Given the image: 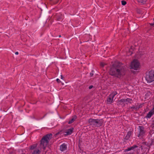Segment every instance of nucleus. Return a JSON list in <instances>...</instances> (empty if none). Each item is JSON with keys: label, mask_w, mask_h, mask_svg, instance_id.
Returning <instances> with one entry per match:
<instances>
[{"label": "nucleus", "mask_w": 154, "mask_h": 154, "mask_svg": "<svg viewBox=\"0 0 154 154\" xmlns=\"http://www.w3.org/2000/svg\"><path fill=\"white\" fill-rule=\"evenodd\" d=\"M126 70V68L120 63H115L110 66L109 73L110 75L120 78L122 76L125 75L124 72Z\"/></svg>", "instance_id": "f257e3e1"}, {"label": "nucleus", "mask_w": 154, "mask_h": 154, "mask_svg": "<svg viewBox=\"0 0 154 154\" xmlns=\"http://www.w3.org/2000/svg\"><path fill=\"white\" fill-rule=\"evenodd\" d=\"M52 136V134L51 133L47 134L43 137L41 140L40 146L41 147L43 148V150L45 149L46 145L48 144L49 140L51 138V137Z\"/></svg>", "instance_id": "f03ea898"}, {"label": "nucleus", "mask_w": 154, "mask_h": 154, "mask_svg": "<svg viewBox=\"0 0 154 154\" xmlns=\"http://www.w3.org/2000/svg\"><path fill=\"white\" fill-rule=\"evenodd\" d=\"M146 80L148 83L154 82V71L151 70L146 73Z\"/></svg>", "instance_id": "7ed1b4c3"}, {"label": "nucleus", "mask_w": 154, "mask_h": 154, "mask_svg": "<svg viewBox=\"0 0 154 154\" xmlns=\"http://www.w3.org/2000/svg\"><path fill=\"white\" fill-rule=\"evenodd\" d=\"M140 64L138 60L134 59L131 62L130 65L131 69L137 70L140 68Z\"/></svg>", "instance_id": "20e7f679"}, {"label": "nucleus", "mask_w": 154, "mask_h": 154, "mask_svg": "<svg viewBox=\"0 0 154 154\" xmlns=\"http://www.w3.org/2000/svg\"><path fill=\"white\" fill-rule=\"evenodd\" d=\"M142 145L140 146L141 149H144L145 152H148L150 148V146L152 145L151 143H148L146 142H143L142 143Z\"/></svg>", "instance_id": "39448f33"}, {"label": "nucleus", "mask_w": 154, "mask_h": 154, "mask_svg": "<svg viewBox=\"0 0 154 154\" xmlns=\"http://www.w3.org/2000/svg\"><path fill=\"white\" fill-rule=\"evenodd\" d=\"M139 133L138 134V137L140 138H141L144 135L145 133V128L143 126H139Z\"/></svg>", "instance_id": "423d86ee"}, {"label": "nucleus", "mask_w": 154, "mask_h": 154, "mask_svg": "<svg viewBox=\"0 0 154 154\" xmlns=\"http://www.w3.org/2000/svg\"><path fill=\"white\" fill-rule=\"evenodd\" d=\"M63 15L60 13H57L54 16V18L55 20L57 21H60L62 19Z\"/></svg>", "instance_id": "0eeeda50"}, {"label": "nucleus", "mask_w": 154, "mask_h": 154, "mask_svg": "<svg viewBox=\"0 0 154 154\" xmlns=\"http://www.w3.org/2000/svg\"><path fill=\"white\" fill-rule=\"evenodd\" d=\"M97 119H94L90 118L88 121V123L91 125H94L96 127Z\"/></svg>", "instance_id": "6e6552de"}, {"label": "nucleus", "mask_w": 154, "mask_h": 154, "mask_svg": "<svg viewBox=\"0 0 154 154\" xmlns=\"http://www.w3.org/2000/svg\"><path fill=\"white\" fill-rule=\"evenodd\" d=\"M96 127H97L102 126L103 123V119H97Z\"/></svg>", "instance_id": "1a4fd4ad"}, {"label": "nucleus", "mask_w": 154, "mask_h": 154, "mask_svg": "<svg viewBox=\"0 0 154 154\" xmlns=\"http://www.w3.org/2000/svg\"><path fill=\"white\" fill-rule=\"evenodd\" d=\"M60 150L63 152L64 151L67 149V145L65 143H63L60 146Z\"/></svg>", "instance_id": "9d476101"}, {"label": "nucleus", "mask_w": 154, "mask_h": 154, "mask_svg": "<svg viewBox=\"0 0 154 154\" xmlns=\"http://www.w3.org/2000/svg\"><path fill=\"white\" fill-rule=\"evenodd\" d=\"M74 128H69L67 130V131L65 132L66 133V134H65V135L67 136L71 134L73 131Z\"/></svg>", "instance_id": "9b49d317"}, {"label": "nucleus", "mask_w": 154, "mask_h": 154, "mask_svg": "<svg viewBox=\"0 0 154 154\" xmlns=\"http://www.w3.org/2000/svg\"><path fill=\"white\" fill-rule=\"evenodd\" d=\"M132 131H128L124 139L125 140H128L129 139L132 134Z\"/></svg>", "instance_id": "f8f14e48"}, {"label": "nucleus", "mask_w": 154, "mask_h": 154, "mask_svg": "<svg viewBox=\"0 0 154 154\" xmlns=\"http://www.w3.org/2000/svg\"><path fill=\"white\" fill-rule=\"evenodd\" d=\"M77 118V116L76 115H74L72 117V119L70 120L68 122L69 124H70L73 123Z\"/></svg>", "instance_id": "ddd939ff"}, {"label": "nucleus", "mask_w": 154, "mask_h": 154, "mask_svg": "<svg viewBox=\"0 0 154 154\" xmlns=\"http://www.w3.org/2000/svg\"><path fill=\"white\" fill-rule=\"evenodd\" d=\"M113 98H112V96H110L109 95L107 100V103L109 104H111L112 103V102Z\"/></svg>", "instance_id": "4468645a"}, {"label": "nucleus", "mask_w": 154, "mask_h": 154, "mask_svg": "<svg viewBox=\"0 0 154 154\" xmlns=\"http://www.w3.org/2000/svg\"><path fill=\"white\" fill-rule=\"evenodd\" d=\"M118 102L119 103V104L122 105L123 104V106H125V103L126 102L125 99H121L118 100Z\"/></svg>", "instance_id": "2eb2a0df"}, {"label": "nucleus", "mask_w": 154, "mask_h": 154, "mask_svg": "<svg viewBox=\"0 0 154 154\" xmlns=\"http://www.w3.org/2000/svg\"><path fill=\"white\" fill-rule=\"evenodd\" d=\"M138 28V25L137 23H134L133 26L131 27L132 30L134 31L135 30Z\"/></svg>", "instance_id": "dca6fc26"}, {"label": "nucleus", "mask_w": 154, "mask_h": 154, "mask_svg": "<svg viewBox=\"0 0 154 154\" xmlns=\"http://www.w3.org/2000/svg\"><path fill=\"white\" fill-rule=\"evenodd\" d=\"M37 146V144H32L30 146L29 149H30L31 150L34 149Z\"/></svg>", "instance_id": "f3484780"}, {"label": "nucleus", "mask_w": 154, "mask_h": 154, "mask_svg": "<svg viewBox=\"0 0 154 154\" xmlns=\"http://www.w3.org/2000/svg\"><path fill=\"white\" fill-rule=\"evenodd\" d=\"M92 29V27H87L84 29V31L85 33H88L89 32V31H88L89 29H90L91 30V29Z\"/></svg>", "instance_id": "a211bd4d"}, {"label": "nucleus", "mask_w": 154, "mask_h": 154, "mask_svg": "<svg viewBox=\"0 0 154 154\" xmlns=\"http://www.w3.org/2000/svg\"><path fill=\"white\" fill-rule=\"evenodd\" d=\"M134 48L132 46H131L130 49H129L128 52L129 53V55H131L133 54L134 51Z\"/></svg>", "instance_id": "6ab92c4d"}, {"label": "nucleus", "mask_w": 154, "mask_h": 154, "mask_svg": "<svg viewBox=\"0 0 154 154\" xmlns=\"http://www.w3.org/2000/svg\"><path fill=\"white\" fill-rule=\"evenodd\" d=\"M126 102H128V103H132V102L133 100L132 99L130 98H127V99H125Z\"/></svg>", "instance_id": "aec40b11"}, {"label": "nucleus", "mask_w": 154, "mask_h": 154, "mask_svg": "<svg viewBox=\"0 0 154 154\" xmlns=\"http://www.w3.org/2000/svg\"><path fill=\"white\" fill-rule=\"evenodd\" d=\"M139 3H141L142 4H144L146 3L147 0H137Z\"/></svg>", "instance_id": "412c9836"}, {"label": "nucleus", "mask_w": 154, "mask_h": 154, "mask_svg": "<svg viewBox=\"0 0 154 154\" xmlns=\"http://www.w3.org/2000/svg\"><path fill=\"white\" fill-rule=\"evenodd\" d=\"M40 151L39 149L37 150H35L32 152V154H40Z\"/></svg>", "instance_id": "4be33fe9"}, {"label": "nucleus", "mask_w": 154, "mask_h": 154, "mask_svg": "<svg viewBox=\"0 0 154 154\" xmlns=\"http://www.w3.org/2000/svg\"><path fill=\"white\" fill-rule=\"evenodd\" d=\"M129 110H130V111H133L134 109L135 110V106L133 105L132 106H130L128 108Z\"/></svg>", "instance_id": "5701e85b"}, {"label": "nucleus", "mask_w": 154, "mask_h": 154, "mask_svg": "<svg viewBox=\"0 0 154 154\" xmlns=\"http://www.w3.org/2000/svg\"><path fill=\"white\" fill-rule=\"evenodd\" d=\"M117 94L116 91H115L110 94V96H112V98H113Z\"/></svg>", "instance_id": "b1692460"}, {"label": "nucleus", "mask_w": 154, "mask_h": 154, "mask_svg": "<svg viewBox=\"0 0 154 154\" xmlns=\"http://www.w3.org/2000/svg\"><path fill=\"white\" fill-rule=\"evenodd\" d=\"M138 147V146L137 145H134L133 146L130 147L131 150H134L135 148Z\"/></svg>", "instance_id": "393cba45"}, {"label": "nucleus", "mask_w": 154, "mask_h": 154, "mask_svg": "<svg viewBox=\"0 0 154 154\" xmlns=\"http://www.w3.org/2000/svg\"><path fill=\"white\" fill-rule=\"evenodd\" d=\"M62 132H63V130L60 131H59V132H57L55 134V136L58 135L59 134H61L63 133Z\"/></svg>", "instance_id": "a878e982"}, {"label": "nucleus", "mask_w": 154, "mask_h": 154, "mask_svg": "<svg viewBox=\"0 0 154 154\" xmlns=\"http://www.w3.org/2000/svg\"><path fill=\"white\" fill-rule=\"evenodd\" d=\"M126 2L122 0V4L123 5H125L126 4Z\"/></svg>", "instance_id": "bb28decb"}, {"label": "nucleus", "mask_w": 154, "mask_h": 154, "mask_svg": "<svg viewBox=\"0 0 154 154\" xmlns=\"http://www.w3.org/2000/svg\"><path fill=\"white\" fill-rule=\"evenodd\" d=\"M131 150V148L130 147H129V148H128L127 149H125L124 150V152H127V151H130Z\"/></svg>", "instance_id": "cd10ccee"}, {"label": "nucleus", "mask_w": 154, "mask_h": 154, "mask_svg": "<svg viewBox=\"0 0 154 154\" xmlns=\"http://www.w3.org/2000/svg\"><path fill=\"white\" fill-rule=\"evenodd\" d=\"M60 0H57L56 1H55L52 2L53 4H56L58 3Z\"/></svg>", "instance_id": "c85d7f7f"}, {"label": "nucleus", "mask_w": 154, "mask_h": 154, "mask_svg": "<svg viewBox=\"0 0 154 154\" xmlns=\"http://www.w3.org/2000/svg\"><path fill=\"white\" fill-rule=\"evenodd\" d=\"M143 104H140L138 106V109H139L142 107L143 105Z\"/></svg>", "instance_id": "c756f323"}, {"label": "nucleus", "mask_w": 154, "mask_h": 154, "mask_svg": "<svg viewBox=\"0 0 154 154\" xmlns=\"http://www.w3.org/2000/svg\"><path fill=\"white\" fill-rule=\"evenodd\" d=\"M135 110L136 111L138 110H139L138 109V106H137V105L135 106Z\"/></svg>", "instance_id": "7c9ffc66"}, {"label": "nucleus", "mask_w": 154, "mask_h": 154, "mask_svg": "<svg viewBox=\"0 0 154 154\" xmlns=\"http://www.w3.org/2000/svg\"><path fill=\"white\" fill-rule=\"evenodd\" d=\"M56 81L58 83H60L61 82L58 79H57Z\"/></svg>", "instance_id": "2f4dec72"}, {"label": "nucleus", "mask_w": 154, "mask_h": 154, "mask_svg": "<svg viewBox=\"0 0 154 154\" xmlns=\"http://www.w3.org/2000/svg\"><path fill=\"white\" fill-rule=\"evenodd\" d=\"M151 143L152 145H154V139L152 140V141Z\"/></svg>", "instance_id": "473e14b6"}, {"label": "nucleus", "mask_w": 154, "mask_h": 154, "mask_svg": "<svg viewBox=\"0 0 154 154\" xmlns=\"http://www.w3.org/2000/svg\"><path fill=\"white\" fill-rule=\"evenodd\" d=\"M93 87V86L92 85H90L89 86L88 88L89 89H91Z\"/></svg>", "instance_id": "72a5a7b5"}, {"label": "nucleus", "mask_w": 154, "mask_h": 154, "mask_svg": "<svg viewBox=\"0 0 154 154\" xmlns=\"http://www.w3.org/2000/svg\"><path fill=\"white\" fill-rule=\"evenodd\" d=\"M151 126L152 127H154V122H152V123Z\"/></svg>", "instance_id": "f704fd0d"}, {"label": "nucleus", "mask_w": 154, "mask_h": 154, "mask_svg": "<svg viewBox=\"0 0 154 154\" xmlns=\"http://www.w3.org/2000/svg\"><path fill=\"white\" fill-rule=\"evenodd\" d=\"M151 126L152 127H154V122H152V123Z\"/></svg>", "instance_id": "c9c22d12"}, {"label": "nucleus", "mask_w": 154, "mask_h": 154, "mask_svg": "<svg viewBox=\"0 0 154 154\" xmlns=\"http://www.w3.org/2000/svg\"><path fill=\"white\" fill-rule=\"evenodd\" d=\"M9 154H15V153L14 152L11 151L9 152Z\"/></svg>", "instance_id": "e433bc0d"}, {"label": "nucleus", "mask_w": 154, "mask_h": 154, "mask_svg": "<svg viewBox=\"0 0 154 154\" xmlns=\"http://www.w3.org/2000/svg\"><path fill=\"white\" fill-rule=\"evenodd\" d=\"M100 65L101 66H102V67H103L104 66V64L103 63H100Z\"/></svg>", "instance_id": "4c0bfd02"}, {"label": "nucleus", "mask_w": 154, "mask_h": 154, "mask_svg": "<svg viewBox=\"0 0 154 154\" xmlns=\"http://www.w3.org/2000/svg\"><path fill=\"white\" fill-rule=\"evenodd\" d=\"M90 75H91V77H92V76H93V75H94V74H93V73H90Z\"/></svg>", "instance_id": "58836bf2"}, {"label": "nucleus", "mask_w": 154, "mask_h": 154, "mask_svg": "<svg viewBox=\"0 0 154 154\" xmlns=\"http://www.w3.org/2000/svg\"><path fill=\"white\" fill-rule=\"evenodd\" d=\"M61 79H64V77L62 75H61Z\"/></svg>", "instance_id": "ea45409f"}, {"label": "nucleus", "mask_w": 154, "mask_h": 154, "mask_svg": "<svg viewBox=\"0 0 154 154\" xmlns=\"http://www.w3.org/2000/svg\"><path fill=\"white\" fill-rule=\"evenodd\" d=\"M150 25L151 26H153L154 25V23H150Z\"/></svg>", "instance_id": "a19ab883"}, {"label": "nucleus", "mask_w": 154, "mask_h": 154, "mask_svg": "<svg viewBox=\"0 0 154 154\" xmlns=\"http://www.w3.org/2000/svg\"><path fill=\"white\" fill-rule=\"evenodd\" d=\"M15 54L16 55H17L18 54V52H16L15 53Z\"/></svg>", "instance_id": "79ce46f5"}, {"label": "nucleus", "mask_w": 154, "mask_h": 154, "mask_svg": "<svg viewBox=\"0 0 154 154\" xmlns=\"http://www.w3.org/2000/svg\"><path fill=\"white\" fill-rule=\"evenodd\" d=\"M153 109H154V106H153V109H152V110H153Z\"/></svg>", "instance_id": "37998d69"}, {"label": "nucleus", "mask_w": 154, "mask_h": 154, "mask_svg": "<svg viewBox=\"0 0 154 154\" xmlns=\"http://www.w3.org/2000/svg\"><path fill=\"white\" fill-rule=\"evenodd\" d=\"M50 2H52L53 0H49Z\"/></svg>", "instance_id": "c03bdc74"}, {"label": "nucleus", "mask_w": 154, "mask_h": 154, "mask_svg": "<svg viewBox=\"0 0 154 154\" xmlns=\"http://www.w3.org/2000/svg\"><path fill=\"white\" fill-rule=\"evenodd\" d=\"M61 83H62V85H64V83H62V82Z\"/></svg>", "instance_id": "a18cd8bd"}, {"label": "nucleus", "mask_w": 154, "mask_h": 154, "mask_svg": "<svg viewBox=\"0 0 154 154\" xmlns=\"http://www.w3.org/2000/svg\"><path fill=\"white\" fill-rule=\"evenodd\" d=\"M59 37H61V35H60L59 36Z\"/></svg>", "instance_id": "49530a36"}, {"label": "nucleus", "mask_w": 154, "mask_h": 154, "mask_svg": "<svg viewBox=\"0 0 154 154\" xmlns=\"http://www.w3.org/2000/svg\"><path fill=\"white\" fill-rule=\"evenodd\" d=\"M21 154H25V153H22Z\"/></svg>", "instance_id": "de8ad7c7"}, {"label": "nucleus", "mask_w": 154, "mask_h": 154, "mask_svg": "<svg viewBox=\"0 0 154 154\" xmlns=\"http://www.w3.org/2000/svg\"><path fill=\"white\" fill-rule=\"evenodd\" d=\"M126 103V104H128V103Z\"/></svg>", "instance_id": "09e8293b"}, {"label": "nucleus", "mask_w": 154, "mask_h": 154, "mask_svg": "<svg viewBox=\"0 0 154 154\" xmlns=\"http://www.w3.org/2000/svg\"><path fill=\"white\" fill-rule=\"evenodd\" d=\"M153 20H154V18L153 19Z\"/></svg>", "instance_id": "8fccbe9b"}, {"label": "nucleus", "mask_w": 154, "mask_h": 154, "mask_svg": "<svg viewBox=\"0 0 154 154\" xmlns=\"http://www.w3.org/2000/svg\"><path fill=\"white\" fill-rule=\"evenodd\" d=\"M152 110L153 111H154V109L153 110Z\"/></svg>", "instance_id": "3c124183"}]
</instances>
